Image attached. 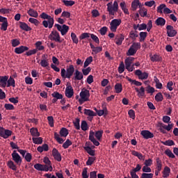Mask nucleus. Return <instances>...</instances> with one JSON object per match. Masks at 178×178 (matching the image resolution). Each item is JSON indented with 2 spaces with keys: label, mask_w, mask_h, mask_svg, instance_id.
<instances>
[{
  "label": "nucleus",
  "mask_w": 178,
  "mask_h": 178,
  "mask_svg": "<svg viewBox=\"0 0 178 178\" xmlns=\"http://www.w3.org/2000/svg\"><path fill=\"white\" fill-rule=\"evenodd\" d=\"M103 134H104L103 130L97 131L95 133L92 131H90L89 134V140L90 141L93 143L94 145H95L96 147H98L99 145V141H101ZM94 136L96 137L97 140H95V138Z\"/></svg>",
  "instance_id": "1"
},
{
  "label": "nucleus",
  "mask_w": 178,
  "mask_h": 178,
  "mask_svg": "<svg viewBox=\"0 0 178 178\" xmlns=\"http://www.w3.org/2000/svg\"><path fill=\"white\" fill-rule=\"evenodd\" d=\"M40 17L44 19L42 22V26H44L45 29H47V27H49V29H52V27H54V23H55L54 17H51L50 15L45 13H42V14L40 15ZM45 19H47V21Z\"/></svg>",
  "instance_id": "2"
},
{
  "label": "nucleus",
  "mask_w": 178,
  "mask_h": 178,
  "mask_svg": "<svg viewBox=\"0 0 178 178\" xmlns=\"http://www.w3.org/2000/svg\"><path fill=\"white\" fill-rule=\"evenodd\" d=\"M73 73H74V66L73 65H70L67 70L64 68L61 69V77L63 79H70L72 76H73Z\"/></svg>",
  "instance_id": "3"
},
{
  "label": "nucleus",
  "mask_w": 178,
  "mask_h": 178,
  "mask_svg": "<svg viewBox=\"0 0 178 178\" xmlns=\"http://www.w3.org/2000/svg\"><path fill=\"white\" fill-rule=\"evenodd\" d=\"M81 98L79 99V102L80 105H81L83 102H87V101H90V90L83 88L80 92Z\"/></svg>",
  "instance_id": "4"
},
{
  "label": "nucleus",
  "mask_w": 178,
  "mask_h": 178,
  "mask_svg": "<svg viewBox=\"0 0 178 178\" xmlns=\"http://www.w3.org/2000/svg\"><path fill=\"white\" fill-rule=\"evenodd\" d=\"M107 10L108 12V15L115 16V13L119 10V4H118V1H114L113 5L112 6V2H110L107 4Z\"/></svg>",
  "instance_id": "5"
},
{
  "label": "nucleus",
  "mask_w": 178,
  "mask_h": 178,
  "mask_svg": "<svg viewBox=\"0 0 178 178\" xmlns=\"http://www.w3.org/2000/svg\"><path fill=\"white\" fill-rule=\"evenodd\" d=\"M48 38L49 40H51V41H55L56 42L60 43L62 42V40H60V35H59V32L56 30L52 31L49 35Z\"/></svg>",
  "instance_id": "6"
},
{
  "label": "nucleus",
  "mask_w": 178,
  "mask_h": 178,
  "mask_svg": "<svg viewBox=\"0 0 178 178\" xmlns=\"http://www.w3.org/2000/svg\"><path fill=\"white\" fill-rule=\"evenodd\" d=\"M121 23H122V19H113L110 24L111 31H113V33H116V30H118V27H119V26H120Z\"/></svg>",
  "instance_id": "7"
},
{
  "label": "nucleus",
  "mask_w": 178,
  "mask_h": 178,
  "mask_svg": "<svg viewBox=\"0 0 178 178\" xmlns=\"http://www.w3.org/2000/svg\"><path fill=\"white\" fill-rule=\"evenodd\" d=\"M54 27H56L57 30L60 32L61 35H66L69 31V26L63 24V26L59 25V24H56Z\"/></svg>",
  "instance_id": "8"
},
{
  "label": "nucleus",
  "mask_w": 178,
  "mask_h": 178,
  "mask_svg": "<svg viewBox=\"0 0 178 178\" xmlns=\"http://www.w3.org/2000/svg\"><path fill=\"white\" fill-rule=\"evenodd\" d=\"M135 75L138 76L140 80H147L148 79L149 74L146 72H141L140 70H136L135 71Z\"/></svg>",
  "instance_id": "9"
},
{
  "label": "nucleus",
  "mask_w": 178,
  "mask_h": 178,
  "mask_svg": "<svg viewBox=\"0 0 178 178\" xmlns=\"http://www.w3.org/2000/svg\"><path fill=\"white\" fill-rule=\"evenodd\" d=\"M12 157H13V161H14V162H15L17 165H19V166L22 165V157L20 156V155H19V154H17L16 150L13 151L12 154Z\"/></svg>",
  "instance_id": "10"
},
{
  "label": "nucleus",
  "mask_w": 178,
  "mask_h": 178,
  "mask_svg": "<svg viewBox=\"0 0 178 178\" xmlns=\"http://www.w3.org/2000/svg\"><path fill=\"white\" fill-rule=\"evenodd\" d=\"M168 37H175L177 34V31L175 30L173 26L168 25L166 26Z\"/></svg>",
  "instance_id": "11"
},
{
  "label": "nucleus",
  "mask_w": 178,
  "mask_h": 178,
  "mask_svg": "<svg viewBox=\"0 0 178 178\" xmlns=\"http://www.w3.org/2000/svg\"><path fill=\"white\" fill-rule=\"evenodd\" d=\"M140 134L143 136V138H145V140H148L149 138H154V134L148 130L142 131Z\"/></svg>",
  "instance_id": "12"
},
{
  "label": "nucleus",
  "mask_w": 178,
  "mask_h": 178,
  "mask_svg": "<svg viewBox=\"0 0 178 178\" xmlns=\"http://www.w3.org/2000/svg\"><path fill=\"white\" fill-rule=\"evenodd\" d=\"M74 95V90H73L72 86L70 85L67 86V88H65V96L67 97V98H72Z\"/></svg>",
  "instance_id": "13"
},
{
  "label": "nucleus",
  "mask_w": 178,
  "mask_h": 178,
  "mask_svg": "<svg viewBox=\"0 0 178 178\" xmlns=\"http://www.w3.org/2000/svg\"><path fill=\"white\" fill-rule=\"evenodd\" d=\"M52 155L55 161H57L58 162H60V161H62V156L60 155V153H59V151L56 149V148L53 149Z\"/></svg>",
  "instance_id": "14"
},
{
  "label": "nucleus",
  "mask_w": 178,
  "mask_h": 178,
  "mask_svg": "<svg viewBox=\"0 0 178 178\" xmlns=\"http://www.w3.org/2000/svg\"><path fill=\"white\" fill-rule=\"evenodd\" d=\"M8 79L9 76H0V87L5 88L6 87V84H8Z\"/></svg>",
  "instance_id": "15"
},
{
  "label": "nucleus",
  "mask_w": 178,
  "mask_h": 178,
  "mask_svg": "<svg viewBox=\"0 0 178 178\" xmlns=\"http://www.w3.org/2000/svg\"><path fill=\"white\" fill-rule=\"evenodd\" d=\"M25 51H29V47L27 46H21L15 49V54H23Z\"/></svg>",
  "instance_id": "16"
},
{
  "label": "nucleus",
  "mask_w": 178,
  "mask_h": 178,
  "mask_svg": "<svg viewBox=\"0 0 178 178\" xmlns=\"http://www.w3.org/2000/svg\"><path fill=\"white\" fill-rule=\"evenodd\" d=\"M115 44L117 45H122L123 40H124V35L120 34L115 36Z\"/></svg>",
  "instance_id": "17"
},
{
  "label": "nucleus",
  "mask_w": 178,
  "mask_h": 178,
  "mask_svg": "<svg viewBox=\"0 0 178 178\" xmlns=\"http://www.w3.org/2000/svg\"><path fill=\"white\" fill-rule=\"evenodd\" d=\"M10 136H12V131L9 130V129H6L3 128V131L1 133V137H3V138H9V137H10Z\"/></svg>",
  "instance_id": "18"
},
{
  "label": "nucleus",
  "mask_w": 178,
  "mask_h": 178,
  "mask_svg": "<svg viewBox=\"0 0 178 178\" xmlns=\"http://www.w3.org/2000/svg\"><path fill=\"white\" fill-rule=\"evenodd\" d=\"M19 27L22 30H24V31H31L32 29L31 27L29 26L25 22H19Z\"/></svg>",
  "instance_id": "19"
},
{
  "label": "nucleus",
  "mask_w": 178,
  "mask_h": 178,
  "mask_svg": "<svg viewBox=\"0 0 178 178\" xmlns=\"http://www.w3.org/2000/svg\"><path fill=\"white\" fill-rule=\"evenodd\" d=\"M131 154L134 155V156H137L140 161H145V156H143V154L136 151V150H132Z\"/></svg>",
  "instance_id": "20"
},
{
  "label": "nucleus",
  "mask_w": 178,
  "mask_h": 178,
  "mask_svg": "<svg viewBox=\"0 0 178 178\" xmlns=\"http://www.w3.org/2000/svg\"><path fill=\"white\" fill-rule=\"evenodd\" d=\"M74 76L73 77L74 80H83V73L79 71V70H76L75 73L74 74Z\"/></svg>",
  "instance_id": "21"
},
{
  "label": "nucleus",
  "mask_w": 178,
  "mask_h": 178,
  "mask_svg": "<svg viewBox=\"0 0 178 178\" xmlns=\"http://www.w3.org/2000/svg\"><path fill=\"white\" fill-rule=\"evenodd\" d=\"M136 92L138 93V96L139 98H141L145 95V89L144 87H140V90H138V88H135Z\"/></svg>",
  "instance_id": "22"
},
{
  "label": "nucleus",
  "mask_w": 178,
  "mask_h": 178,
  "mask_svg": "<svg viewBox=\"0 0 178 178\" xmlns=\"http://www.w3.org/2000/svg\"><path fill=\"white\" fill-rule=\"evenodd\" d=\"M133 60H134V58L133 57H128L125 59V67L127 70H129L130 66H131V63H133Z\"/></svg>",
  "instance_id": "23"
},
{
  "label": "nucleus",
  "mask_w": 178,
  "mask_h": 178,
  "mask_svg": "<svg viewBox=\"0 0 178 178\" xmlns=\"http://www.w3.org/2000/svg\"><path fill=\"white\" fill-rule=\"evenodd\" d=\"M27 13L29 16L31 17H38V12L37 10L30 8L28 11Z\"/></svg>",
  "instance_id": "24"
},
{
  "label": "nucleus",
  "mask_w": 178,
  "mask_h": 178,
  "mask_svg": "<svg viewBox=\"0 0 178 178\" xmlns=\"http://www.w3.org/2000/svg\"><path fill=\"white\" fill-rule=\"evenodd\" d=\"M90 48L92 49V52L95 54H99V52L102 51V47H95L92 43H90Z\"/></svg>",
  "instance_id": "25"
},
{
  "label": "nucleus",
  "mask_w": 178,
  "mask_h": 178,
  "mask_svg": "<svg viewBox=\"0 0 178 178\" xmlns=\"http://www.w3.org/2000/svg\"><path fill=\"white\" fill-rule=\"evenodd\" d=\"M166 23V20H165L163 17H159L155 21V24L156 26H165V24Z\"/></svg>",
  "instance_id": "26"
},
{
  "label": "nucleus",
  "mask_w": 178,
  "mask_h": 178,
  "mask_svg": "<svg viewBox=\"0 0 178 178\" xmlns=\"http://www.w3.org/2000/svg\"><path fill=\"white\" fill-rule=\"evenodd\" d=\"M169 175H170V168L165 166L163 170V177H169Z\"/></svg>",
  "instance_id": "27"
},
{
  "label": "nucleus",
  "mask_w": 178,
  "mask_h": 178,
  "mask_svg": "<svg viewBox=\"0 0 178 178\" xmlns=\"http://www.w3.org/2000/svg\"><path fill=\"white\" fill-rule=\"evenodd\" d=\"M85 151H86V152L88 154H89V155H90L91 156H95V150H93L91 149V147L90 146H86L83 147Z\"/></svg>",
  "instance_id": "28"
},
{
  "label": "nucleus",
  "mask_w": 178,
  "mask_h": 178,
  "mask_svg": "<svg viewBox=\"0 0 178 178\" xmlns=\"http://www.w3.org/2000/svg\"><path fill=\"white\" fill-rule=\"evenodd\" d=\"M150 59L152 60V62H161V60H162V57L159 56L157 54H154V55H150Z\"/></svg>",
  "instance_id": "29"
},
{
  "label": "nucleus",
  "mask_w": 178,
  "mask_h": 178,
  "mask_svg": "<svg viewBox=\"0 0 178 178\" xmlns=\"http://www.w3.org/2000/svg\"><path fill=\"white\" fill-rule=\"evenodd\" d=\"M127 80H128V81H129V83H131L132 84H134V86H136L137 87H140L141 86H143V83L131 79V78L127 76Z\"/></svg>",
  "instance_id": "30"
},
{
  "label": "nucleus",
  "mask_w": 178,
  "mask_h": 178,
  "mask_svg": "<svg viewBox=\"0 0 178 178\" xmlns=\"http://www.w3.org/2000/svg\"><path fill=\"white\" fill-rule=\"evenodd\" d=\"M30 133L33 137H40V132H38V129L37 128H31Z\"/></svg>",
  "instance_id": "31"
},
{
  "label": "nucleus",
  "mask_w": 178,
  "mask_h": 178,
  "mask_svg": "<svg viewBox=\"0 0 178 178\" xmlns=\"http://www.w3.org/2000/svg\"><path fill=\"white\" fill-rule=\"evenodd\" d=\"M84 115L92 118H93V116H97V113H95L94 111L86 108L84 109Z\"/></svg>",
  "instance_id": "32"
},
{
  "label": "nucleus",
  "mask_w": 178,
  "mask_h": 178,
  "mask_svg": "<svg viewBox=\"0 0 178 178\" xmlns=\"http://www.w3.org/2000/svg\"><path fill=\"white\" fill-rule=\"evenodd\" d=\"M156 169L159 172H161L162 170V161L161 159L157 157L156 159Z\"/></svg>",
  "instance_id": "33"
},
{
  "label": "nucleus",
  "mask_w": 178,
  "mask_h": 178,
  "mask_svg": "<svg viewBox=\"0 0 178 178\" xmlns=\"http://www.w3.org/2000/svg\"><path fill=\"white\" fill-rule=\"evenodd\" d=\"M7 166H8V168L12 170H17V167L15 165V163L13 161H8Z\"/></svg>",
  "instance_id": "34"
},
{
  "label": "nucleus",
  "mask_w": 178,
  "mask_h": 178,
  "mask_svg": "<svg viewBox=\"0 0 178 178\" xmlns=\"http://www.w3.org/2000/svg\"><path fill=\"white\" fill-rule=\"evenodd\" d=\"M120 6L123 10L124 13H125V15H129V9H127L125 2L120 3Z\"/></svg>",
  "instance_id": "35"
},
{
  "label": "nucleus",
  "mask_w": 178,
  "mask_h": 178,
  "mask_svg": "<svg viewBox=\"0 0 178 178\" xmlns=\"http://www.w3.org/2000/svg\"><path fill=\"white\" fill-rule=\"evenodd\" d=\"M67 134H69V131L67 129L63 127L60 130V135L61 137H67Z\"/></svg>",
  "instance_id": "36"
},
{
  "label": "nucleus",
  "mask_w": 178,
  "mask_h": 178,
  "mask_svg": "<svg viewBox=\"0 0 178 178\" xmlns=\"http://www.w3.org/2000/svg\"><path fill=\"white\" fill-rule=\"evenodd\" d=\"M137 53V50L134 49L132 46L130 47V48L128 50V52L127 53V56H133V55H136Z\"/></svg>",
  "instance_id": "37"
},
{
  "label": "nucleus",
  "mask_w": 178,
  "mask_h": 178,
  "mask_svg": "<svg viewBox=\"0 0 178 178\" xmlns=\"http://www.w3.org/2000/svg\"><path fill=\"white\" fill-rule=\"evenodd\" d=\"M81 128L83 131H87V130H88V124H87V121L83 120L81 122Z\"/></svg>",
  "instance_id": "38"
},
{
  "label": "nucleus",
  "mask_w": 178,
  "mask_h": 178,
  "mask_svg": "<svg viewBox=\"0 0 178 178\" xmlns=\"http://www.w3.org/2000/svg\"><path fill=\"white\" fill-rule=\"evenodd\" d=\"M15 87V79H13L12 76L9 78L8 80H7V87Z\"/></svg>",
  "instance_id": "39"
},
{
  "label": "nucleus",
  "mask_w": 178,
  "mask_h": 178,
  "mask_svg": "<svg viewBox=\"0 0 178 178\" xmlns=\"http://www.w3.org/2000/svg\"><path fill=\"white\" fill-rule=\"evenodd\" d=\"M51 96L53 97V98H56V99H62V98H63V95L56 91L54 92L51 94Z\"/></svg>",
  "instance_id": "40"
},
{
  "label": "nucleus",
  "mask_w": 178,
  "mask_h": 178,
  "mask_svg": "<svg viewBox=\"0 0 178 178\" xmlns=\"http://www.w3.org/2000/svg\"><path fill=\"white\" fill-rule=\"evenodd\" d=\"M148 13V10L146 8H141L139 10V15L141 16V17H147V15Z\"/></svg>",
  "instance_id": "41"
},
{
  "label": "nucleus",
  "mask_w": 178,
  "mask_h": 178,
  "mask_svg": "<svg viewBox=\"0 0 178 178\" xmlns=\"http://www.w3.org/2000/svg\"><path fill=\"white\" fill-rule=\"evenodd\" d=\"M148 35V33L147 32H140L139 33V35H140V40L139 41L140 42H143V41L145 40V38H147V35Z\"/></svg>",
  "instance_id": "42"
},
{
  "label": "nucleus",
  "mask_w": 178,
  "mask_h": 178,
  "mask_svg": "<svg viewBox=\"0 0 178 178\" xmlns=\"http://www.w3.org/2000/svg\"><path fill=\"white\" fill-rule=\"evenodd\" d=\"M164 154L167 155V156H169V158H172V159H175L176 158V156L173 154V152H172V150L167 149L165 152Z\"/></svg>",
  "instance_id": "43"
},
{
  "label": "nucleus",
  "mask_w": 178,
  "mask_h": 178,
  "mask_svg": "<svg viewBox=\"0 0 178 178\" xmlns=\"http://www.w3.org/2000/svg\"><path fill=\"white\" fill-rule=\"evenodd\" d=\"M155 99L156 102H162V101H163V95H162V93H157L155 96Z\"/></svg>",
  "instance_id": "44"
},
{
  "label": "nucleus",
  "mask_w": 178,
  "mask_h": 178,
  "mask_svg": "<svg viewBox=\"0 0 178 178\" xmlns=\"http://www.w3.org/2000/svg\"><path fill=\"white\" fill-rule=\"evenodd\" d=\"M54 138L59 144H63V138H61L56 132L54 133Z\"/></svg>",
  "instance_id": "45"
},
{
  "label": "nucleus",
  "mask_w": 178,
  "mask_h": 178,
  "mask_svg": "<svg viewBox=\"0 0 178 178\" xmlns=\"http://www.w3.org/2000/svg\"><path fill=\"white\" fill-rule=\"evenodd\" d=\"M138 8V0H134L131 3V8L134 12L135 10H137V8Z\"/></svg>",
  "instance_id": "46"
},
{
  "label": "nucleus",
  "mask_w": 178,
  "mask_h": 178,
  "mask_svg": "<svg viewBox=\"0 0 178 178\" xmlns=\"http://www.w3.org/2000/svg\"><path fill=\"white\" fill-rule=\"evenodd\" d=\"M115 92L117 94H120V92L122 91V86L121 83H116L115 85Z\"/></svg>",
  "instance_id": "47"
},
{
  "label": "nucleus",
  "mask_w": 178,
  "mask_h": 178,
  "mask_svg": "<svg viewBox=\"0 0 178 178\" xmlns=\"http://www.w3.org/2000/svg\"><path fill=\"white\" fill-rule=\"evenodd\" d=\"M97 159V157H88V159L86 162V165L88 166H91L92 163H94V161Z\"/></svg>",
  "instance_id": "48"
},
{
  "label": "nucleus",
  "mask_w": 178,
  "mask_h": 178,
  "mask_svg": "<svg viewBox=\"0 0 178 178\" xmlns=\"http://www.w3.org/2000/svg\"><path fill=\"white\" fill-rule=\"evenodd\" d=\"M71 38L74 44H79V38H77V35H76V33H72Z\"/></svg>",
  "instance_id": "49"
},
{
  "label": "nucleus",
  "mask_w": 178,
  "mask_h": 178,
  "mask_svg": "<svg viewBox=\"0 0 178 178\" xmlns=\"http://www.w3.org/2000/svg\"><path fill=\"white\" fill-rule=\"evenodd\" d=\"M92 62V56H89L84 62L83 67H87Z\"/></svg>",
  "instance_id": "50"
},
{
  "label": "nucleus",
  "mask_w": 178,
  "mask_h": 178,
  "mask_svg": "<svg viewBox=\"0 0 178 178\" xmlns=\"http://www.w3.org/2000/svg\"><path fill=\"white\" fill-rule=\"evenodd\" d=\"M154 83H156V88H159V90H162V83L159 82V79H158L156 76H154Z\"/></svg>",
  "instance_id": "51"
},
{
  "label": "nucleus",
  "mask_w": 178,
  "mask_h": 178,
  "mask_svg": "<svg viewBox=\"0 0 178 178\" xmlns=\"http://www.w3.org/2000/svg\"><path fill=\"white\" fill-rule=\"evenodd\" d=\"M34 144H42V138H32Z\"/></svg>",
  "instance_id": "52"
},
{
  "label": "nucleus",
  "mask_w": 178,
  "mask_h": 178,
  "mask_svg": "<svg viewBox=\"0 0 178 178\" xmlns=\"http://www.w3.org/2000/svg\"><path fill=\"white\" fill-rule=\"evenodd\" d=\"M29 22L32 23V24H35V26H38V24H40V21L35 18L31 17L29 18Z\"/></svg>",
  "instance_id": "53"
},
{
  "label": "nucleus",
  "mask_w": 178,
  "mask_h": 178,
  "mask_svg": "<svg viewBox=\"0 0 178 178\" xmlns=\"http://www.w3.org/2000/svg\"><path fill=\"white\" fill-rule=\"evenodd\" d=\"M63 2L65 6H73L75 3L74 1L63 0Z\"/></svg>",
  "instance_id": "54"
},
{
  "label": "nucleus",
  "mask_w": 178,
  "mask_h": 178,
  "mask_svg": "<svg viewBox=\"0 0 178 178\" xmlns=\"http://www.w3.org/2000/svg\"><path fill=\"white\" fill-rule=\"evenodd\" d=\"M73 143L70 141V140L67 139L63 144V147L66 149L67 148H69L70 145H72Z\"/></svg>",
  "instance_id": "55"
},
{
  "label": "nucleus",
  "mask_w": 178,
  "mask_h": 178,
  "mask_svg": "<svg viewBox=\"0 0 178 178\" xmlns=\"http://www.w3.org/2000/svg\"><path fill=\"white\" fill-rule=\"evenodd\" d=\"M123 72H124V63L122 61L118 67V72L122 74Z\"/></svg>",
  "instance_id": "56"
},
{
  "label": "nucleus",
  "mask_w": 178,
  "mask_h": 178,
  "mask_svg": "<svg viewBox=\"0 0 178 178\" xmlns=\"http://www.w3.org/2000/svg\"><path fill=\"white\" fill-rule=\"evenodd\" d=\"M131 47H132L134 49H136L137 51L138 49H140V48H141V43L134 42Z\"/></svg>",
  "instance_id": "57"
},
{
  "label": "nucleus",
  "mask_w": 178,
  "mask_h": 178,
  "mask_svg": "<svg viewBox=\"0 0 178 178\" xmlns=\"http://www.w3.org/2000/svg\"><path fill=\"white\" fill-rule=\"evenodd\" d=\"M164 145H168V147H172V145H175V142L172 140H168L163 143Z\"/></svg>",
  "instance_id": "58"
},
{
  "label": "nucleus",
  "mask_w": 178,
  "mask_h": 178,
  "mask_svg": "<svg viewBox=\"0 0 178 178\" xmlns=\"http://www.w3.org/2000/svg\"><path fill=\"white\" fill-rule=\"evenodd\" d=\"M138 37V34L134 33V31H131L129 33V38L131 40H136V38Z\"/></svg>",
  "instance_id": "59"
},
{
  "label": "nucleus",
  "mask_w": 178,
  "mask_h": 178,
  "mask_svg": "<svg viewBox=\"0 0 178 178\" xmlns=\"http://www.w3.org/2000/svg\"><path fill=\"white\" fill-rule=\"evenodd\" d=\"M24 159L26 162H31V159H33V156L31 153H26Z\"/></svg>",
  "instance_id": "60"
},
{
  "label": "nucleus",
  "mask_w": 178,
  "mask_h": 178,
  "mask_svg": "<svg viewBox=\"0 0 178 178\" xmlns=\"http://www.w3.org/2000/svg\"><path fill=\"white\" fill-rule=\"evenodd\" d=\"M154 174L152 173H143L140 178H153Z\"/></svg>",
  "instance_id": "61"
},
{
  "label": "nucleus",
  "mask_w": 178,
  "mask_h": 178,
  "mask_svg": "<svg viewBox=\"0 0 178 178\" xmlns=\"http://www.w3.org/2000/svg\"><path fill=\"white\" fill-rule=\"evenodd\" d=\"M90 35H91V33H83L79 36V38L81 40H84L85 38H90Z\"/></svg>",
  "instance_id": "62"
},
{
  "label": "nucleus",
  "mask_w": 178,
  "mask_h": 178,
  "mask_svg": "<svg viewBox=\"0 0 178 178\" xmlns=\"http://www.w3.org/2000/svg\"><path fill=\"white\" fill-rule=\"evenodd\" d=\"M107 31H108V27H106V26H104V27L101 28L99 30V33H100L101 35H105V34H106Z\"/></svg>",
  "instance_id": "63"
},
{
  "label": "nucleus",
  "mask_w": 178,
  "mask_h": 178,
  "mask_svg": "<svg viewBox=\"0 0 178 178\" xmlns=\"http://www.w3.org/2000/svg\"><path fill=\"white\" fill-rule=\"evenodd\" d=\"M88 168H85L83 169L82 171V177L83 178H88Z\"/></svg>",
  "instance_id": "64"
}]
</instances>
